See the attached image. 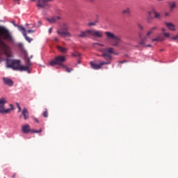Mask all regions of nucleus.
<instances>
[{
	"label": "nucleus",
	"mask_w": 178,
	"mask_h": 178,
	"mask_svg": "<svg viewBox=\"0 0 178 178\" xmlns=\"http://www.w3.org/2000/svg\"><path fill=\"white\" fill-rule=\"evenodd\" d=\"M72 56L73 58H80V56H81V54L77 51H74V53L72 54Z\"/></svg>",
	"instance_id": "b1692460"
},
{
	"label": "nucleus",
	"mask_w": 178,
	"mask_h": 178,
	"mask_svg": "<svg viewBox=\"0 0 178 178\" xmlns=\"http://www.w3.org/2000/svg\"><path fill=\"white\" fill-rule=\"evenodd\" d=\"M31 133H42V129H40L38 130V131L35 130V129H32V130H31Z\"/></svg>",
	"instance_id": "c85d7f7f"
},
{
	"label": "nucleus",
	"mask_w": 178,
	"mask_h": 178,
	"mask_svg": "<svg viewBox=\"0 0 178 178\" xmlns=\"http://www.w3.org/2000/svg\"><path fill=\"white\" fill-rule=\"evenodd\" d=\"M78 38H87L90 37H94L95 38H102L104 37V32L102 31H97L95 29L86 30L81 31L77 35Z\"/></svg>",
	"instance_id": "7ed1b4c3"
},
{
	"label": "nucleus",
	"mask_w": 178,
	"mask_h": 178,
	"mask_svg": "<svg viewBox=\"0 0 178 178\" xmlns=\"http://www.w3.org/2000/svg\"><path fill=\"white\" fill-rule=\"evenodd\" d=\"M31 2H35V0H31Z\"/></svg>",
	"instance_id": "09e8293b"
},
{
	"label": "nucleus",
	"mask_w": 178,
	"mask_h": 178,
	"mask_svg": "<svg viewBox=\"0 0 178 178\" xmlns=\"http://www.w3.org/2000/svg\"><path fill=\"white\" fill-rule=\"evenodd\" d=\"M138 29H139L141 31H143V30H144V26H143V25H141V24H138Z\"/></svg>",
	"instance_id": "2f4dec72"
},
{
	"label": "nucleus",
	"mask_w": 178,
	"mask_h": 178,
	"mask_svg": "<svg viewBox=\"0 0 178 178\" xmlns=\"http://www.w3.org/2000/svg\"><path fill=\"white\" fill-rule=\"evenodd\" d=\"M58 20H60V17L55 16L47 19V21L51 24L56 23Z\"/></svg>",
	"instance_id": "2eb2a0df"
},
{
	"label": "nucleus",
	"mask_w": 178,
	"mask_h": 178,
	"mask_svg": "<svg viewBox=\"0 0 178 178\" xmlns=\"http://www.w3.org/2000/svg\"><path fill=\"white\" fill-rule=\"evenodd\" d=\"M152 19H153L152 17H151V16H147V23H151Z\"/></svg>",
	"instance_id": "c756f323"
},
{
	"label": "nucleus",
	"mask_w": 178,
	"mask_h": 178,
	"mask_svg": "<svg viewBox=\"0 0 178 178\" xmlns=\"http://www.w3.org/2000/svg\"><path fill=\"white\" fill-rule=\"evenodd\" d=\"M91 1H94V0H90Z\"/></svg>",
	"instance_id": "864d4df0"
},
{
	"label": "nucleus",
	"mask_w": 178,
	"mask_h": 178,
	"mask_svg": "<svg viewBox=\"0 0 178 178\" xmlns=\"http://www.w3.org/2000/svg\"><path fill=\"white\" fill-rule=\"evenodd\" d=\"M15 1H19V0H15Z\"/></svg>",
	"instance_id": "3c124183"
},
{
	"label": "nucleus",
	"mask_w": 178,
	"mask_h": 178,
	"mask_svg": "<svg viewBox=\"0 0 178 178\" xmlns=\"http://www.w3.org/2000/svg\"><path fill=\"white\" fill-rule=\"evenodd\" d=\"M13 178H15L16 177V174H14L13 176H12Z\"/></svg>",
	"instance_id": "c03bdc74"
},
{
	"label": "nucleus",
	"mask_w": 178,
	"mask_h": 178,
	"mask_svg": "<svg viewBox=\"0 0 178 178\" xmlns=\"http://www.w3.org/2000/svg\"><path fill=\"white\" fill-rule=\"evenodd\" d=\"M165 24L166 27H168V29L171 31H176V26H175V24L170 22H165Z\"/></svg>",
	"instance_id": "dca6fc26"
},
{
	"label": "nucleus",
	"mask_w": 178,
	"mask_h": 178,
	"mask_svg": "<svg viewBox=\"0 0 178 178\" xmlns=\"http://www.w3.org/2000/svg\"><path fill=\"white\" fill-rule=\"evenodd\" d=\"M22 116H24V120H27V119L30 118V115H29V111H27V108H23L22 111V115H19V118H22Z\"/></svg>",
	"instance_id": "f8f14e48"
},
{
	"label": "nucleus",
	"mask_w": 178,
	"mask_h": 178,
	"mask_svg": "<svg viewBox=\"0 0 178 178\" xmlns=\"http://www.w3.org/2000/svg\"><path fill=\"white\" fill-rule=\"evenodd\" d=\"M165 17L170 16V13H168V12L165 13Z\"/></svg>",
	"instance_id": "c9c22d12"
},
{
	"label": "nucleus",
	"mask_w": 178,
	"mask_h": 178,
	"mask_svg": "<svg viewBox=\"0 0 178 178\" xmlns=\"http://www.w3.org/2000/svg\"><path fill=\"white\" fill-rule=\"evenodd\" d=\"M7 67H10L13 70L23 72V65L20 64V60L6 59Z\"/></svg>",
	"instance_id": "20e7f679"
},
{
	"label": "nucleus",
	"mask_w": 178,
	"mask_h": 178,
	"mask_svg": "<svg viewBox=\"0 0 178 178\" xmlns=\"http://www.w3.org/2000/svg\"><path fill=\"white\" fill-rule=\"evenodd\" d=\"M3 81L6 86H8L9 87H12V86H13V81L9 78L4 77L3 78Z\"/></svg>",
	"instance_id": "4468645a"
},
{
	"label": "nucleus",
	"mask_w": 178,
	"mask_h": 178,
	"mask_svg": "<svg viewBox=\"0 0 178 178\" xmlns=\"http://www.w3.org/2000/svg\"><path fill=\"white\" fill-rule=\"evenodd\" d=\"M54 41H59V38H58L57 37L54 38Z\"/></svg>",
	"instance_id": "58836bf2"
},
{
	"label": "nucleus",
	"mask_w": 178,
	"mask_h": 178,
	"mask_svg": "<svg viewBox=\"0 0 178 178\" xmlns=\"http://www.w3.org/2000/svg\"><path fill=\"white\" fill-rule=\"evenodd\" d=\"M163 35H164V37H166L167 38H169V37H170V33L163 32Z\"/></svg>",
	"instance_id": "7c9ffc66"
},
{
	"label": "nucleus",
	"mask_w": 178,
	"mask_h": 178,
	"mask_svg": "<svg viewBox=\"0 0 178 178\" xmlns=\"http://www.w3.org/2000/svg\"><path fill=\"white\" fill-rule=\"evenodd\" d=\"M10 106L11 107L10 109V111H13V105L10 104Z\"/></svg>",
	"instance_id": "ea45409f"
},
{
	"label": "nucleus",
	"mask_w": 178,
	"mask_h": 178,
	"mask_svg": "<svg viewBox=\"0 0 178 178\" xmlns=\"http://www.w3.org/2000/svg\"><path fill=\"white\" fill-rule=\"evenodd\" d=\"M69 26H67L66 24H64L63 25V28L57 31V33L59 35H62L63 37H72V33L69 32Z\"/></svg>",
	"instance_id": "0eeeda50"
},
{
	"label": "nucleus",
	"mask_w": 178,
	"mask_h": 178,
	"mask_svg": "<svg viewBox=\"0 0 178 178\" xmlns=\"http://www.w3.org/2000/svg\"><path fill=\"white\" fill-rule=\"evenodd\" d=\"M53 0H38L36 6L39 9H44V8H47V6H49L48 2H52Z\"/></svg>",
	"instance_id": "6e6552de"
},
{
	"label": "nucleus",
	"mask_w": 178,
	"mask_h": 178,
	"mask_svg": "<svg viewBox=\"0 0 178 178\" xmlns=\"http://www.w3.org/2000/svg\"><path fill=\"white\" fill-rule=\"evenodd\" d=\"M94 45H99V47H105V44H102L99 43H94Z\"/></svg>",
	"instance_id": "473e14b6"
},
{
	"label": "nucleus",
	"mask_w": 178,
	"mask_h": 178,
	"mask_svg": "<svg viewBox=\"0 0 178 178\" xmlns=\"http://www.w3.org/2000/svg\"><path fill=\"white\" fill-rule=\"evenodd\" d=\"M155 30H158L157 26H153L152 28H151L150 30L146 34L147 37H149V35L153 34L154 31H155Z\"/></svg>",
	"instance_id": "aec40b11"
},
{
	"label": "nucleus",
	"mask_w": 178,
	"mask_h": 178,
	"mask_svg": "<svg viewBox=\"0 0 178 178\" xmlns=\"http://www.w3.org/2000/svg\"><path fill=\"white\" fill-rule=\"evenodd\" d=\"M139 38H140V41L139 42V45L140 47H145V43L147 42V40H148V38L145 37L143 38H141V34H139Z\"/></svg>",
	"instance_id": "f3484780"
},
{
	"label": "nucleus",
	"mask_w": 178,
	"mask_h": 178,
	"mask_svg": "<svg viewBox=\"0 0 178 178\" xmlns=\"http://www.w3.org/2000/svg\"><path fill=\"white\" fill-rule=\"evenodd\" d=\"M33 120H34L36 123H40V121L38 120V118H33Z\"/></svg>",
	"instance_id": "f704fd0d"
},
{
	"label": "nucleus",
	"mask_w": 178,
	"mask_h": 178,
	"mask_svg": "<svg viewBox=\"0 0 178 178\" xmlns=\"http://www.w3.org/2000/svg\"><path fill=\"white\" fill-rule=\"evenodd\" d=\"M100 52H102V56L106 61H99L98 64L94 62H90V66L92 69H94L95 70H99V69H102V66L105 65H111L112 54H115L113 47L101 49Z\"/></svg>",
	"instance_id": "f257e3e1"
},
{
	"label": "nucleus",
	"mask_w": 178,
	"mask_h": 178,
	"mask_svg": "<svg viewBox=\"0 0 178 178\" xmlns=\"http://www.w3.org/2000/svg\"><path fill=\"white\" fill-rule=\"evenodd\" d=\"M126 62H127V61H126V60H122V61H119V63H126Z\"/></svg>",
	"instance_id": "e433bc0d"
},
{
	"label": "nucleus",
	"mask_w": 178,
	"mask_h": 178,
	"mask_svg": "<svg viewBox=\"0 0 178 178\" xmlns=\"http://www.w3.org/2000/svg\"><path fill=\"white\" fill-rule=\"evenodd\" d=\"M160 51H161V52H162V51H164V49H161Z\"/></svg>",
	"instance_id": "8fccbe9b"
},
{
	"label": "nucleus",
	"mask_w": 178,
	"mask_h": 178,
	"mask_svg": "<svg viewBox=\"0 0 178 178\" xmlns=\"http://www.w3.org/2000/svg\"><path fill=\"white\" fill-rule=\"evenodd\" d=\"M26 33H35V31L34 30H31V29H28Z\"/></svg>",
	"instance_id": "72a5a7b5"
},
{
	"label": "nucleus",
	"mask_w": 178,
	"mask_h": 178,
	"mask_svg": "<svg viewBox=\"0 0 178 178\" xmlns=\"http://www.w3.org/2000/svg\"><path fill=\"white\" fill-rule=\"evenodd\" d=\"M67 58L65 57V56H57L54 58V59L51 60L49 63V65L50 66H56L58 65V66H61L63 67L65 65V62H66Z\"/></svg>",
	"instance_id": "423d86ee"
},
{
	"label": "nucleus",
	"mask_w": 178,
	"mask_h": 178,
	"mask_svg": "<svg viewBox=\"0 0 178 178\" xmlns=\"http://www.w3.org/2000/svg\"><path fill=\"white\" fill-rule=\"evenodd\" d=\"M31 26L30 27V29H34V26L33 25H31Z\"/></svg>",
	"instance_id": "a18cd8bd"
},
{
	"label": "nucleus",
	"mask_w": 178,
	"mask_h": 178,
	"mask_svg": "<svg viewBox=\"0 0 178 178\" xmlns=\"http://www.w3.org/2000/svg\"><path fill=\"white\" fill-rule=\"evenodd\" d=\"M49 34H51V33H52V28H50V29H49Z\"/></svg>",
	"instance_id": "4c0bfd02"
},
{
	"label": "nucleus",
	"mask_w": 178,
	"mask_h": 178,
	"mask_svg": "<svg viewBox=\"0 0 178 178\" xmlns=\"http://www.w3.org/2000/svg\"><path fill=\"white\" fill-rule=\"evenodd\" d=\"M43 117L44 118H48V109L47 108H45V111L43 113Z\"/></svg>",
	"instance_id": "cd10ccee"
},
{
	"label": "nucleus",
	"mask_w": 178,
	"mask_h": 178,
	"mask_svg": "<svg viewBox=\"0 0 178 178\" xmlns=\"http://www.w3.org/2000/svg\"><path fill=\"white\" fill-rule=\"evenodd\" d=\"M22 130L24 134H27L30 133V131H31L30 125L26 124V125L22 126Z\"/></svg>",
	"instance_id": "a211bd4d"
},
{
	"label": "nucleus",
	"mask_w": 178,
	"mask_h": 178,
	"mask_svg": "<svg viewBox=\"0 0 178 178\" xmlns=\"http://www.w3.org/2000/svg\"><path fill=\"white\" fill-rule=\"evenodd\" d=\"M16 105H17V108H20V105L19 104V103H17Z\"/></svg>",
	"instance_id": "37998d69"
},
{
	"label": "nucleus",
	"mask_w": 178,
	"mask_h": 178,
	"mask_svg": "<svg viewBox=\"0 0 178 178\" xmlns=\"http://www.w3.org/2000/svg\"><path fill=\"white\" fill-rule=\"evenodd\" d=\"M145 47H151V44L145 45Z\"/></svg>",
	"instance_id": "de8ad7c7"
},
{
	"label": "nucleus",
	"mask_w": 178,
	"mask_h": 178,
	"mask_svg": "<svg viewBox=\"0 0 178 178\" xmlns=\"http://www.w3.org/2000/svg\"><path fill=\"white\" fill-rule=\"evenodd\" d=\"M63 68L65 69L67 73H71L72 72H73V69L72 68H69L66 65H63Z\"/></svg>",
	"instance_id": "393cba45"
},
{
	"label": "nucleus",
	"mask_w": 178,
	"mask_h": 178,
	"mask_svg": "<svg viewBox=\"0 0 178 178\" xmlns=\"http://www.w3.org/2000/svg\"><path fill=\"white\" fill-rule=\"evenodd\" d=\"M7 42H13V35L6 27L0 26V47L1 48H6L8 45L4 41Z\"/></svg>",
	"instance_id": "f03ea898"
},
{
	"label": "nucleus",
	"mask_w": 178,
	"mask_h": 178,
	"mask_svg": "<svg viewBox=\"0 0 178 178\" xmlns=\"http://www.w3.org/2000/svg\"><path fill=\"white\" fill-rule=\"evenodd\" d=\"M26 30H29V28H26Z\"/></svg>",
	"instance_id": "603ef678"
},
{
	"label": "nucleus",
	"mask_w": 178,
	"mask_h": 178,
	"mask_svg": "<svg viewBox=\"0 0 178 178\" xmlns=\"http://www.w3.org/2000/svg\"><path fill=\"white\" fill-rule=\"evenodd\" d=\"M147 13H148V16H151V13H152V12L148 11Z\"/></svg>",
	"instance_id": "79ce46f5"
},
{
	"label": "nucleus",
	"mask_w": 178,
	"mask_h": 178,
	"mask_svg": "<svg viewBox=\"0 0 178 178\" xmlns=\"http://www.w3.org/2000/svg\"><path fill=\"white\" fill-rule=\"evenodd\" d=\"M25 66L22 65V72H27L28 73H30V66H31V61L30 60V58H26L25 60Z\"/></svg>",
	"instance_id": "9d476101"
},
{
	"label": "nucleus",
	"mask_w": 178,
	"mask_h": 178,
	"mask_svg": "<svg viewBox=\"0 0 178 178\" xmlns=\"http://www.w3.org/2000/svg\"><path fill=\"white\" fill-rule=\"evenodd\" d=\"M162 31H166V29L163 28Z\"/></svg>",
	"instance_id": "49530a36"
},
{
	"label": "nucleus",
	"mask_w": 178,
	"mask_h": 178,
	"mask_svg": "<svg viewBox=\"0 0 178 178\" xmlns=\"http://www.w3.org/2000/svg\"><path fill=\"white\" fill-rule=\"evenodd\" d=\"M97 23H98V20H95V21L92 22H88V26L89 27H91L92 26H97Z\"/></svg>",
	"instance_id": "a878e982"
},
{
	"label": "nucleus",
	"mask_w": 178,
	"mask_h": 178,
	"mask_svg": "<svg viewBox=\"0 0 178 178\" xmlns=\"http://www.w3.org/2000/svg\"><path fill=\"white\" fill-rule=\"evenodd\" d=\"M24 37L26 41H28V42H31V41H33V38H30L29 36H27V33H26V35H24Z\"/></svg>",
	"instance_id": "bb28decb"
},
{
	"label": "nucleus",
	"mask_w": 178,
	"mask_h": 178,
	"mask_svg": "<svg viewBox=\"0 0 178 178\" xmlns=\"http://www.w3.org/2000/svg\"><path fill=\"white\" fill-rule=\"evenodd\" d=\"M131 10L130 8H127L122 11V15H131Z\"/></svg>",
	"instance_id": "412c9836"
},
{
	"label": "nucleus",
	"mask_w": 178,
	"mask_h": 178,
	"mask_svg": "<svg viewBox=\"0 0 178 178\" xmlns=\"http://www.w3.org/2000/svg\"><path fill=\"white\" fill-rule=\"evenodd\" d=\"M57 49L60 51V52H62L63 54H67V48L63 47L62 46H57Z\"/></svg>",
	"instance_id": "6ab92c4d"
},
{
	"label": "nucleus",
	"mask_w": 178,
	"mask_h": 178,
	"mask_svg": "<svg viewBox=\"0 0 178 178\" xmlns=\"http://www.w3.org/2000/svg\"><path fill=\"white\" fill-rule=\"evenodd\" d=\"M18 112H22V107H18Z\"/></svg>",
	"instance_id": "a19ab883"
},
{
	"label": "nucleus",
	"mask_w": 178,
	"mask_h": 178,
	"mask_svg": "<svg viewBox=\"0 0 178 178\" xmlns=\"http://www.w3.org/2000/svg\"><path fill=\"white\" fill-rule=\"evenodd\" d=\"M105 35L107 37L108 40H111L113 47H118L120 42H122V38L120 37L115 35V33L106 31Z\"/></svg>",
	"instance_id": "39448f33"
},
{
	"label": "nucleus",
	"mask_w": 178,
	"mask_h": 178,
	"mask_svg": "<svg viewBox=\"0 0 178 178\" xmlns=\"http://www.w3.org/2000/svg\"><path fill=\"white\" fill-rule=\"evenodd\" d=\"M152 41L153 42L155 41H156L157 42H162V41H165V38L163 37L162 33H161L159 35H157L156 38L152 39Z\"/></svg>",
	"instance_id": "ddd939ff"
},
{
	"label": "nucleus",
	"mask_w": 178,
	"mask_h": 178,
	"mask_svg": "<svg viewBox=\"0 0 178 178\" xmlns=\"http://www.w3.org/2000/svg\"><path fill=\"white\" fill-rule=\"evenodd\" d=\"M5 104H6V99H0V113H9L10 112V108L5 109Z\"/></svg>",
	"instance_id": "1a4fd4ad"
},
{
	"label": "nucleus",
	"mask_w": 178,
	"mask_h": 178,
	"mask_svg": "<svg viewBox=\"0 0 178 178\" xmlns=\"http://www.w3.org/2000/svg\"><path fill=\"white\" fill-rule=\"evenodd\" d=\"M155 19H161V14L158 13L155 10H153Z\"/></svg>",
	"instance_id": "5701e85b"
},
{
	"label": "nucleus",
	"mask_w": 178,
	"mask_h": 178,
	"mask_svg": "<svg viewBox=\"0 0 178 178\" xmlns=\"http://www.w3.org/2000/svg\"><path fill=\"white\" fill-rule=\"evenodd\" d=\"M168 6L170 12H173V10L177 8V3L175 1H168Z\"/></svg>",
	"instance_id": "9b49d317"
},
{
	"label": "nucleus",
	"mask_w": 178,
	"mask_h": 178,
	"mask_svg": "<svg viewBox=\"0 0 178 178\" xmlns=\"http://www.w3.org/2000/svg\"><path fill=\"white\" fill-rule=\"evenodd\" d=\"M18 29L19 31H22L23 35H26L27 34V31H26V28L22 26H18Z\"/></svg>",
	"instance_id": "4be33fe9"
}]
</instances>
